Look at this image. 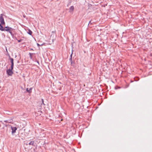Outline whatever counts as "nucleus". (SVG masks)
<instances>
[{
  "mask_svg": "<svg viewBox=\"0 0 152 152\" xmlns=\"http://www.w3.org/2000/svg\"><path fill=\"white\" fill-rule=\"evenodd\" d=\"M4 31H5L9 32L11 35L13 34L12 31L13 30V29L12 28L6 26L4 28Z\"/></svg>",
  "mask_w": 152,
  "mask_h": 152,
  "instance_id": "1",
  "label": "nucleus"
},
{
  "mask_svg": "<svg viewBox=\"0 0 152 152\" xmlns=\"http://www.w3.org/2000/svg\"><path fill=\"white\" fill-rule=\"evenodd\" d=\"M13 69H12L11 68V69H9L7 70V73L8 75L11 76L13 74V72L12 71Z\"/></svg>",
  "mask_w": 152,
  "mask_h": 152,
  "instance_id": "2",
  "label": "nucleus"
},
{
  "mask_svg": "<svg viewBox=\"0 0 152 152\" xmlns=\"http://www.w3.org/2000/svg\"><path fill=\"white\" fill-rule=\"evenodd\" d=\"M3 15H4L3 14H1L0 15V22L2 25H4L5 24L4 18L3 17Z\"/></svg>",
  "mask_w": 152,
  "mask_h": 152,
  "instance_id": "3",
  "label": "nucleus"
},
{
  "mask_svg": "<svg viewBox=\"0 0 152 152\" xmlns=\"http://www.w3.org/2000/svg\"><path fill=\"white\" fill-rule=\"evenodd\" d=\"M9 60L11 63V68L13 69L14 66V59L13 58H11L10 56H9Z\"/></svg>",
  "mask_w": 152,
  "mask_h": 152,
  "instance_id": "4",
  "label": "nucleus"
},
{
  "mask_svg": "<svg viewBox=\"0 0 152 152\" xmlns=\"http://www.w3.org/2000/svg\"><path fill=\"white\" fill-rule=\"evenodd\" d=\"M11 129L12 130V133L13 134L16 132V130H17V128L16 127L13 126H11Z\"/></svg>",
  "mask_w": 152,
  "mask_h": 152,
  "instance_id": "5",
  "label": "nucleus"
},
{
  "mask_svg": "<svg viewBox=\"0 0 152 152\" xmlns=\"http://www.w3.org/2000/svg\"><path fill=\"white\" fill-rule=\"evenodd\" d=\"M69 12H71L72 11H73L74 10V7L73 6H71L69 9Z\"/></svg>",
  "mask_w": 152,
  "mask_h": 152,
  "instance_id": "6",
  "label": "nucleus"
},
{
  "mask_svg": "<svg viewBox=\"0 0 152 152\" xmlns=\"http://www.w3.org/2000/svg\"><path fill=\"white\" fill-rule=\"evenodd\" d=\"M32 89V88H27L26 89V91L29 93H31V92Z\"/></svg>",
  "mask_w": 152,
  "mask_h": 152,
  "instance_id": "7",
  "label": "nucleus"
},
{
  "mask_svg": "<svg viewBox=\"0 0 152 152\" xmlns=\"http://www.w3.org/2000/svg\"><path fill=\"white\" fill-rule=\"evenodd\" d=\"M3 25H1L0 26V30L1 31H4V28L2 26Z\"/></svg>",
  "mask_w": 152,
  "mask_h": 152,
  "instance_id": "8",
  "label": "nucleus"
},
{
  "mask_svg": "<svg viewBox=\"0 0 152 152\" xmlns=\"http://www.w3.org/2000/svg\"><path fill=\"white\" fill-rule=\"evenodd\" d=\"M30 35H31L32 34V31L29 29H28V31L27 32Z\"/></svg>",
  "mask_w": 152,
  "mask_h": 152,
  "instance_id": "9",
  "label": "nucleus"
},
{
  "mask_svg": "<svg viewBox=\"0 0 152 152\" xmlns=\"http://www.w3.org/2000/svg\"><path fill=\"white\" fill-rule=\"evenodd\" d=\"M34 141H31L28 144L29 145H34Z\"/></svg>",
  "mask_w": 152,
  "mask_h": 152,
  "instance_id": "10",
  "label": "nucleus"
},
{
  "mask_svg": "<svg viewBox=\"0 0 152 152\" xmlns=\"http://www.w3.org/2000/svg\"><path fill=\"white\" fill-rule=\"evenodd\" d=\"M29 54L30 56V58L31 59H32V55L33 54V53H29Z\"/></svg>",
  "mask_w": 152,
  "mask_h": 152,
  "instance_id": "11",
  "label": "nucleus"
},
{
  "mask_svg": "<svg viewBox=\"0 0 152 152\" xmlns=\"http://www.w3.org/2000/svg\"><path fill=\"white\" fill-rule=\"evenodd\" d=\"M134 79L135 81H137L139 80V78L137 77L134 78Z\"/></svg>",
  "mask_w": 152,
  "mask_h": 152,
  "instance_id": "12",
  "label": "nucleus"
},
{
  "mask_svg": "<svg viewBox=\"0 0 152 152\" xmlns=\"http://www.w3.org/2000/svg\"><path fill=\"white\" fill-rule=\"evenodd\" d=\"M72 54L70 55V58L69 60L71 61H72Z\"/></svg>",
  "mask_w": 152,
  "mask_h": 152,
  "instance_id": "13",
  "label": "nucleus"
},
{
  "mask_svg": "<svg viewBox=\"0 0 152 152\" xmlns=\"http://www.w3.org/2000/svg\"><path fill=\"white\" fill-rule=\"evenodd\" d=\"M23 40L22 39H20V40H18V42H21Z\"/></svg>",
  "mask_w": 152,
  "mask_h": 152,
  "instance_id": "14",
  "label": "nucleus"
},
{
  "mask_svg": "<svg viewBox=\"0 0 152 152\" xmlns=\"http://www.w3.org/2000/svg\"><path fill=\"white\" fill-rule=\"evenodd\" d=\"M42 104H43L44 105H45V104H44V101L43 99H42Z\"/></svg>",
  "mask_w": 152,
  "mask_h": 152,
  "instance_id": "15",
  "label": "nucleus"
},
{
  "mask_svg": "<svg viewBox=\"0 0 152 152\" xmlns=\"http://www.w3.org/2000/svg\"><path fill=\"white\" fill-rule=\"evenodd\" d=\"M37 46H40V45L38 43H37Z\"/></svg>",
  "mask_w": 152,
  "mask_h": 152,
  "instance_id": "16",
  "label": "nucleus"
},
{
  "mask_svg": "<svg viewBox=\"0 0 152 152\" xmlns=\"http://www.w3.org/2000/svg\"><path fill=\"white\" fill-rule=\"evenodd\" d=\"M72 64H73L72 61H71V64L72 65Z\"/></svg>",
  "mask_w": 152,
  "mask_h": 152,
  "instance_id": "17",
  "label": "nucleus"
},
{
  "mask_svg": "<svg viewBox=\"0 0 152 152\" xmlns=\"http://www.w3.org/2000/svg\"><path fill=\"white\" fill-rule=\"evenodd\" d=\"M70 4V3H69L68 5H67V6H69V5Z\"/></svg>",
  "mask_w": 152,
  "mask_h": 152,
  "instance_id": "18",
  "label": "nucleus"
},
{
  "mask_svg": "<svg viewBox=\"0 0 152 152\" xmlns=\"http://www.w3.org/2000/svg\"><path fill=\"white\" fill-rule=\"evenodd\" d=\"M37 63L38 64H39V63L38 61H37Z\"/></svg>",
  "mask_w": 152,
  "mask_h": 152,
  "instance_id": "19",
  "label": "nucleus"
},
{
  "mask_svg": "<svg viewBox=\"0 0 152 152\" xmlns=\"http://www.w3.org/2000/svg\"><path fill=\"white\" fill-rule=\"evenodd\" d=\"M23 16L24 18H25L26 16L25 15H23Z\"/></svg>",
  "mask_w": 152,
  "mask_h": 152,
  "instance_id": "20",
  "label": "nucleus"
},
{
  "mask_svg": "<svg viewBox=\"0 0 152 152\" xmlns=\"http://www.w3.org/2000/svg\"><path fill=\"white\" fill-rule=\"evenodd\" d=\"M31 50H33V49H31Z\"/></svg>",
  "mask_w": 152,
  "mask_h": 152,
  "instance_id": "21",
  "label": "nucleus"
},
{
  "mask_svg": "<svg viewBox=\"0 0 152 152\" xmlns=\"http://www.w3.org/2000/svg\"><path fill=\"white\" fill-rule=\"evenodd\" d=\"M59 89L60 90L61 89V88H59Z\"/></svg>",
  "mask_w": 152,
  "mask_h": 152,
  "instance_id": "22",
  "label": "nucleus"
},
{
  "mask_svg": "<svg viewBox=\"0 0 152 152\" xmlns=\"http://www.w3.org/2000/svg\"><path fill=\"white\" fill-rule=\"evenodd\" d=\"M91 22V21H90L89 23V24Z\"/></svg>",
  "mask_w": 152,
  "mask_h": 152,
  "instance_id": "23",
  "label": "nucleus"
}]
</instances>
